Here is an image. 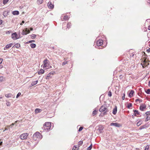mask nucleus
<instances>
[{"instance_id":"nucleus-51","label":"nucleus","mask_w":150,"mask_h":150,"mask_svg":"<svg viewBox=\"0 0 150 150\" xmlns=\"http://www.w3.org/2000/svg\"><path fill=\"white\" fill-rule=\"evenodd\" d=\"M35 41L34 40H31L29 41V42L30 43L34 42Z\"/></svg>"},{"instance_id":"nucleus-49","label":"nucleus","mask_w":150,"mask_h":150,"mask_svg":"<svg viewBox=\"0 0 150 150\" xmlns=\"http://www.w3.org/2000/svg\"><path fill=\"white\" fill-rule=\"evenodd\" d=\"M3 59H2L0 58V64H1L2 62Z\"/></svg>"},{"instance_id":"nucleus-30","label":"nucleus","mask_w":150,"mask_h":150,"mask_svg":"<svg viewBox=\"0 0 150 150\" xmlns=\"http://www.w3.org/2000/svg\"><path fill=\"white\" fill-rule=\"evenodd\" d=\"M71 26V23L69 22L68 23L67 25V28H69Z\"/></svg>"},{"instance_id":"nucleus-34","label":"nucleus","mask_w":150,"mask_h":150,"mask_svg":"<svg viewBox=\"0 0 150 150\" xmlns=\"http://www.w3.org/2000/svg\"><path fill=\"white\" fill-rule=\"evenodd\" d=\"M92 148V145L91 144L88 148L87 149V150H91V149Z\"/></svg>"},{"instance_id":"nucleus-36","label":"nucleus","mask_w":150,"mask_h":150,"mask_svg":"<svg viewBox=\"0 0 150 150\" xmlns=\"http://www.w3.org/2000/svg\"><path fill=\"white\" fill-rule=\"evenodd\" d=\"M96 112L97 111L96 110H94L93 112L92 115H96Z\"/></svg>"},{"instance_id":"nucleus-53","label":"nucleus","mask_w":150,"mask_h":150,"mask_svg":"<svg viewBox=\"0 0 150 150\" xmlns=\"http://www.w3.org/2000/svg\"><path fill=\"white\" fill-rule=\"evenodd\" d=\"M147 3L150 4V0H146Z\"/></svg>"},{"instance_id":"nucleus-12","label":"nucleus","mask_w":150,"mask_h":150,"mask_svg":"<svg viewBox=\"0 0 150 150\" xmlns=\"http://www.w3.org/2000/svg\"><path fill=\"white\" fill-rule=\"evenodd\" d=\"M13 45L12 43H11L8 44L4 48V50L8 49L11 47Z\"/></svg>"},{"instance_id":"nucleus-40","label":"nucleus","mask_w":150,"mask_h":150,"mask_svg":"<svg viewBox=\"0 0 150 150\" xmlns=\"http://www.w3.org/2000/svg\"><path fill=\"white\" fill-rule=\"evenodd\" d=\"M4 78L2 76L0 77V81H2L4 80Z\"/></svg>"},{"instance_id":"nucleus-63","label":"nucleus","mask_w":150,"mask_h":150,"mask_svg":"<svg viewBox=\"0 0 150 150\" xmlns=\"http://www.w3.org/2000/svg\"><path fill=\"white\" fill-rule=\"evenodd\" d=\"M2 142H0V145H1L2 144Z\"/></svg>"},{"instance_id":"nucleus-5","label":"nucleus","mask_w":150,"mask_h":150,"mask_svg":"<svg viewBox=\"0 0 150 150\" xmlns=\"http://www.w3.org/2000/svg\"><path fill=\"white\" fill-rule=\"evenodd\" d=\"M28 134L27 133H24L21 134L20 137V138L22 139H27Z\"/></svg>"},{"instance_id":"nucleus-55","label":"nucleus","mask_w":150,"mask_h":150,"mask_svg":"<svg viewBox=\"0 0 150 150\" xmlns=\"http://www.w3.org/2000/svg\"><path fill=\"white\" fill-rule=\"evenodd\" d=\"M147 51L148 52H150V48H149V49H148L147 50Z\"/></svg>"},{"instance_id":"nucleus-48","label":"nucleus","mask_w":150,"mask_h":150,"mask_svg":"<svg viewBox=\"0 0 150 150\" xmlns=\"http://www.w3.org/2000/svg\"><path fill=\"white\" fill-rule=\"evenodd\" d=\"M10 33H11V31H8L6 32V34H10Z\"/></svg>"},{"instance_id":"nucleus-6","label":"nucleus","mask_w":150,"mask_h":150,"mask_svg":"<svg viewBox=\"0 0 150 150\" xmlns=\"http://www.w3.org/2000/svg\"><path fill=\"white\" fill-rule=\"evenodd\" d=\"M141 64L142 66V67L143 68H144L149 65V64L146 60L145 59L144 60L143 63H141Z\"/></svg>"},{"instance_id":"nucleus-47","label":"nucleus","mask_w":150,"mask_h":150,"mask_svg":"<svg viewBox=\"0 0 150 150\" xmlns=\"http://www.w3.org/2000/svg\"><path fill=\"white\" fill-rule=\"evenodd\" d=\"M49 73L50 74V75L52 74L53 75L55 73V72L54 71H52Z\"/></svg>"},{"instance_id":"nucleus-61","label":"nucleus","mask_w":150,"mask_h":150,"mask_svg":"<svg viewBox=\"0 0 150 150\" xmlns=\"http://www.w3.org/2000/svg\"><path fill=\"white\" fill-rule=\"evenodd\" d=\"M8 130V128H5V130L4 131V132L6 130Z\"/></svg>"},{"instance_id":"nucleus-26","label":"nucleus","mask_w":150,"mask_h":150,"mask_svg":"<svg viewBox=\"0 0 150 150\" xmlns=\"http://www.w3.org/2000/svg\"><path fill=\"white\" fill-rule=\"evenodd\" d=\"M30 47L32 48H35L36 46V45L34 43H31L30 44Z\"/></svg>"},{"instance_id":"nucleus-24","label":"nucleus","mask_w":150,"mask_h":150,"mask_svg":"<svg viewBox=\"0 0 150 150\" xmlns=\"http://www.w3.org/2000/svg\"><path fill=\"white\" fill-rule=\"evenodd\" d=\"M43 1V0H37V2L38 4H40L42 3Z\"/></svg>"},{"instance_id":"nucleus-22","label":"nucleus","mask_w":150,"mask_h":150,"mask_svg":"<svg viewBox=\"0 0 150 150\" xmlns=\"http://www.w3.org/2000/svg\"><path fill=\"white\" fill-rule=\"evenodd\" d=\"M20 47V44H18V43H17V44H15V45L13 46V47H15L18 48L19 47Z\"/></svg>"},{"instance_id":"nucleus-57","label":"nucleus","mask_w":150,"mask_h":150,"mask_svg":"<svg viewBox=\"0 0 150 150\" xmlns=\"http://www.w3.org/2000/svg\"><path fill=\"white\" fill-rule=\"evenodd\" d=\"M148 29L149 30H150V25L148 26Z\"/></svg>"},{"instance_id":"nucleus-33","label":"nucleus","mask_w":150,"mask_h":150,"mask_svg":"<svg viewBox=\"0 0 150 150\" xmlns=\"http://www.w3.org/2000/svg\"><path fill=\"white\" fill-rule=\"evenodd\" d=\"M36 35L35 34H32L31 35V38L32 39H34L36 37Z\"/></svg>"},{"instance_id":"nucleus-59","label":"nucleus","mask_w":150,"mask_h":150,"mask_svg":"<svg viewBox=\"0 0 150 150\" xmlns=\"http://www.w3.org/2000/svg\"><path fill=\"white\" fill-rule=\"evenodd\" d=\"M139 103H141L142 101V100L141 99H139Z\"/></svg>"},{"instance_id":"nucleus-52","label":"nucleus","mask_w":150,"mask_h":150,"mask_svg":"<svg viewBox=\"0 0 150 150\" xmlns=\"http://www.w3.org/2000/svg\"><path fill=\"white\" fill-rule=\"evenodd\" d=\"M2 21L1 20H0V25H1L2 23Z\"/></svg>"},{"instance_id":"nucleus-10","label":"nucleus","mask_w":150,"mask_h":150,"mask_svg":"<svg viewBox=\"0 0 150 150\" xmlns=\"http://www.w3.org/2000/svg\"><path fill=\"white\" fill-rule=\"evenodd\" d=\"M110 125L111 126H114L115 127H120L121 126V125L120 124L116 122L111 123L110 124Z\"/></svg>"},{"instance_id":"nucleus-19","label":"nucleus","mask_w":150,"mask_h":150,"mask_svg":"<svg viewBox=\"0 0 150 150\" xmlns=\"http://www.w3.org/2000/svg\"><path fill=\"white\" fill-rule=\"evenodd\" d=\"M41 111V110L40 109L38 108H36L35 110V112L36 114L40 112Z\"/></svg>"},{"instance_id":"nucleus-64","label":"nucleus","mask_w":150,"mask_h":150,"mask_svg":"<svg viewBox=\"0 0 150 150\" xmlns=\"http://www.w3.org/2000/svg\"><path fill=\"white\" fill-rule=\"evenodd\" d=\"M149 43H150V44H149V47H150V41L149 42Z\"/></svg>"},{"instance_id":"nucleus-11","label":"nucleus","mask_w":150,"mask_h":150,"mask_svg":"<svg viewBox=\"0 0 150 150\" xmlns=\"http://www.w3.org/2000/svg\"><path fill=\"white\" fill-rule=\"evenodd\" d=\"M47 6L50 8H53L54 7V5L52 4L50 1L49 2L47 3Z\"/></svg>"},{"instance_id":"nucleus-23","label":"nucleus","mask_w":150,"mask_h":150,"mask_svg":"<svg viewBox=\"0 0 150 150\" xmlns=\"http://www.w3.org/2000/svg\"><path fill=\"white\" fill-rule=\"evenodd\" d=\"M12 96V94L10 93L8 94H6L5 95V96L7 98L11 97Z\"/></svg>"},{"instance_id":"nucleus-38","label":"nucleus","mask_w":150,"mask_h":150,"mask_svg":"<svg viewBox=\"0 0 150 150\" xmlns=\"http://www.w3.org/2000/svg\"><path fill=\"white\" fill-rule=\"evenodd\" d=\"M112 93L110 91H109L108 93V95L109 97H111L112 96Z\"/></svg>"},{"instance_id":"nucleus-43","label":"nucleus","mask_w":150,"mask_h":150,"mask_svg":"<svg viewBox=\"0 0 150 150\" xmlns=\"http://www.w3.org/2000/svg\"><path fill=\"white\" fill-rule=\"evenodd\" d=\"M83 129V127H80L79 128V129L78 131L79 132H80V131H81Z\"/></svg>"},{"instance_id":"nucleus-28","label":"nucleus","mask_w":150,"mask_h":150,"mask_svg":"<svg viewBox=\"0 0 150 150\" xmlns=\"http://www.w3.org/2000/svg\"><path fill=\"white\" fill-rule=\"evenodd\" d=\"M142 123V121H139L137 122V126H139Z\"/></svg>"},{"instance_id":"nucleus-41","label":"nucleus","mask_w":150,"mask_h":150,"mask_svg":"<svg viewBox=\"0 0 150 150\" xmlns=\"http://www.w3.org/2000/svg\"><path fill=\"white\" fill-rule=\"evenodd\" d=\"M146 116L148 115H150V112H147L146 113Z\"/></svg>"},{"instance_id":"nucleus-7","label":"nucleus","mask_w":150,"mask_h":150,"mask_svg":"<svg viewBox=\"0 0 150 150\" xmlns=\"http://www.w3.org/2000/svg\"><path fill=\"white\" fill-rule=\"evenodd\" d=\"M11 38L13 40L17 39L18 38V35L16 33H15L11 35Z\"/></svg>"},{"instance_id":"nucleus-58","label":"nucleus","mask_w":150,"mask_h":150,"mask_svg":"<svg viewBox=\"0 0 150 150\" xmlns=\"http://www.w3.org/2000/svg\"><path fill=\"white\" fill-rule=\"evenodd\" d=\"M148 83H149L148 86H150V81H149Z\"/></svg>"},{"instance_id":"nucleus-15","label":"nucleus","mask_w":150,"mask_h":150,"mask_svg":"<svg viewBox=\"0 0 150 150\" xmlns=\"http://www.w3.org/2000/svg\"><path fill=\"white\" fill-rule=\"evenodd\" d=\"M133 112H134V115L135 116H136V114L137 115H139L140 114L139 112L137 110H133Z\"/></svg>"},{"instance_id":"nucleus-44","label":"nucleus","mask_w":150,"mask_h":150,"mask_svg":"<svg viewBox=\"0 0 150 150\" xmlns=\"http://www.w3.org/2000/svg\"><path fill=\"white\" fill-rule=\"evenodd\" d=\"M67 62H66V61H64V62L62 63V65L63 66L65 65L66 64H67Z\"/></svg>"},{"instance_id":"nucleus-18","label":"nucleus","mask_w":150,"mask_h":150,"mask_svg":"<svg viewBox=\"0 0 150 150\" xmlns=\"http://www.w3.org/2000/svg\"><path fill=\"white\" fill-rule=\"evenodd\" d=\"M12 13L13 15H18L19 14V12L17 11H15L12 12Z\"/></svg>"},{"instance_id":"nucleus-39","label":"nucleus","mask_w":150,"mask_h":150,"mask_svg":"<svg viewBox=\"0 0 150 150\" xmlns=\"http://www.w3.org/2000/svg\"><path fill=\"white\" fill-rule=\"evenodd\" d=\"M21 94V93L20 92H19L18 94H17L16 98H18Z\"/></svg>"},{"instance_id":"nucleus-9","label":"nucleus","mask_w":150,"mask_h":150,"mask_svg":"<svg viewBox=\"0 0 150 150\" xmlns=\"http://www.w3.org/2000/svg\"><path fill=\"white\" fill-rule=\"evenodd\" d=\"M103 41L101 40H98L96 41L97 45L98 46H101L103 44Z\"/></svg>"},{"instance_id":"nucleus-13","label":"nucleus","mask_w":150,"mask_h":150,"mask_svg":"<svg viewBox=\"0 0 150 150\" xmlns=\"http://www.w3.org/2000/svg\"><path fill=\"white\" fill-rule=\"evenodd\" d=\"M146 105L145 104H142L140 106L139 109L143 111L146 108Z\"/></svg>"},{"instance_id":"nucleus-42","label":"nucleus","mask_w":150,"mask_h":150,"mask_svg":"<svg viewBox=\"0 0 150 150\" xmlns=\"http://www.w3.org/2000/svg\"><path fill=\"white\" fill-rule=\"evenodd\" d=\"M125 93H123L122 95V100H125Z\"/></svg>"},{"instance_id":"nucleus-31","label":"nucleus","mask_w":150,"mask_h":150,"mask_svg":"<svg viewBox=\"0 0 150 150\" xmlns=\"http://www.w3.org/2000/svg\"><path fill=\"white\" fill-rule=\"evenodd\" d=\"M9 0H3V4H6L8 1Z\"/></svg>"},{"instance_id":"nucleus-25","label":"nucleus","mask_w":150,"mask_h":150,"mask_svg":"<svg viewBox=\"0 0 150 150\" xmlns=\"http://www.w3.org/2000/svg\"><path fill=\"white\" fill-rule=\"evenodd\" d=\"M147 127V126H146V125H143L141 126L139 128L140 129H142L144 128H146Z\"/></svg>"},{"instance_id":"nucleus-14","label":"nucleus","mask_w":150,"mask_h":150,"mask_svg":"<svg viewBox=\"0 0 150 150\" xmlns=\"http://www.w3.org/2000/svg\"><path fill=\"white\" fill-rule=\"evenodd\" d=\"M62 18H63V19L65 21L68 20L69 18V17L68 16H62L61 17V19H62Z\"/></svg>"},{"instance_id":"nucleus-50","label":"nucleus","mask_w":150,"mask_h":150,"mask_svg":"<svg viewBox=\"0 0 150 150\" xmlns=\"http://www.w3.org/2000/svg\"><path fill=\"white\" fill-rule=\"evenodd\" d=\"M15 123H12V124L10 126V127H12L14 125Z\"/></svg>"},{"instance_id":"nucleus-54","label":"nucleus","mask_w":150,"mask_h":150,"mask_svg":"<svg viewBox=\"0 0 150 150\" xmlns=\"http://www.w3.org/2000/svg\"><path fill=\"white\" fill-rule=\"evenodd\" d=\"M24 23V21H22L21 23V25H22L23 23Z\"/></svg>"},{"instance_id":"nucleus-56","label":"nucleus","mask_w":150,"mask_h":150,"mask_svg":"<svg viewBox=\"0 0 150 150\" xmlns=\"http://www.w3.org/2000/svg\"><path fill=\"white\" fill-rule=\"evenodd\" d=\"M139 100V99H137L135 100V102H137V101H138Z\"/></svg>"},{"instance_id":"nucleus-37","label":"nucleus","mask_w":150,"mask_h":150,"mask_svg":"<svg viewBox=\"0 0 150 150\" xmlns=\"http://www.w3.org/2000/svg\"><path fill=\"white\" fill-rule=\"evenodd\" d=\"M149 148V145H147L145 148L144 150H148Z\"/></svg>"},{"instance_id":"nucleus-8","label":"nucleus","mask_w":150,"mask_h":150,"mask_svg":"<svg viewBox=\"0 0 150 150\" xmlns=\"http://www.w3.org/2000/svg\"><path fill=\"white\" fill-rule=\"evenodd\" d=\"M30 33V31L29 30H28L27 29H26L25 30H22V31L21 32V34L23 35H26Z\"/></svg>"},{"instance_id":"nucleus-62","label":"nucleus","mask_w":150,"mask_h":150,"mask_svg":"<svg viewBox=\"0 0 150 150\" xmlns=\"http://www.w3.org/2000/svg\"><path fill=\"white\" fill-rule=\"evenodd\" d=\"M33 30V29L32 28H30V30L31 31H32Z\"/></svg>"},{"instance_id":"nucleus-16","label":"nucleus","mask_w":150,"mask_h":150,"mask_svg":"<svg viewBox=\"0 0 150 150\" xmlns=\"http://www.w3.org/2000/svg\"><path fill=\"white\" fill-rule=\"evenodd\" d=\"M134 92V90H131L129 94V97H130V98H131L133 96V95Z\"/></svg>"},{"instance_id":"nucleus-4","label":"nucleus","mask_w":150,"mask_h":150,"mask_svg":"<svg viewBox=\"0 0 150 150\" xmlns=\"http://www.w3.org/2000/svg\"><path fill=\"white\" fill-rule=\"evenodd\" d=\"M43 62V68H45L46 69H48L49 66V60L47 59H46L44 60Z\"/></svg>"},{"instance_id":"nucleus-21","label":"nucleus","mask_w":150,"mask_h":150,"mask_svg":"<svg viewBox=\"0 0 150 150\" xmlns=\"http://www.w3.org/2000/svg\"><path fill=\"white\" fill-rule=\"evenodd\" d=\"M38 80L32 82L31 84V86H33L35 85L36 84H37V83H38Z\"/></svg>"},{"instance_id":"nucleus-60","label":"nucleus","mask_w":150,"mask_h":150,"mask_svg":"<svg viewBox=\"0 0 150 150\" xmlns=\"http://www.w3.org/2000/svg\"><path fill=\"white\" fill-rule=\"evenodd\" d=\"M3 67V66L0 65V69H1Z\"/></svg>"},{"instance_id":"nucleus-2","label":"nucleus","mask_w":150,"mask_h":150,"mask_svg":"<svg viewBox=\"0 0 150 150\" xmlns=\"http://www.w3.org/2000/svg\"><path fill=\"white\" fill-rule=\"evenodd\" d=\"M106 105H103L99 109V111L101 112H103V114L105 115L107 114V113L109 111V110L106 107Z\"/></svg>"},{"instance_id":"nucleus-27","label":"nucleus","mask_w":150,"mask_h":150,"mask_svg":"<svg viewBox=\"0 0 150 150\" xmlns=\"http://www.w3.org/2000/svg\"><path fill=\"white\" fill-rule=\"evenodd\" d=\"M50 74L49 73L46 76V79H49V78H51L52 76H50Z\"/></svg>"},{"instance_id":"nucleus-35","label":"nucleus","mask_w":150,"mask_h":150,"mask_svg":"<svg viewBox=\"0 0 150 150\" xmlns=\"http://www.w3.org/2000/svg\"><path fill=\"white\" fill-rule=\"evenodd\" d=\"M150 119V115L147 116L146 121H147Z\"/></svg>"},{"instance_id":"nucleus-46","label":"nucleus","mask_w":150,"mask_h":150,"mask_svg":"<svg viewBox=\"0 0 150 150\" xmlns=\"http://www.w3.org/2000/svg\"><path fill=\"white\" fill-rule=\"evenodd\" d=\"M6 104L7 106H10V103L9 102H8L6 103Z\"/></svg>"},{"instance_id":"nucleus-3","label":"nucleus","mask_w":150,"mask_h":150,"mask_svg":"<svg viewBox=\"0 0 150 150\" xmlns=\"http://www.w3.org/2000/svg\"><path fill=\"white\" fill-rule=\"evenodd\" d=\"M42 134L39 132H37L35 133L33 136V138L34 139L36 140L41 139L42 138Z\"/></svg>"},{"instance_id":"nucleus-17","label":"nucleus","mask_w":150,"mask_h":150,"mask_svg":"<svg viewBox=\"0 0 150 150\" xmlns=\"http://www.w3.org/2000/svg\"><path fill=\"white\" fill-rule=\"evenodd\" d=\"M117 110V107L116 106H115L113 110L112 113L114 115H115L116 114Z\"/></svg>"},{"instance_id":"nucleus-45","label":"nucleus","mask_w":150,"mask_h":150,"mask_svg":"<svg viewBox=\"0 0 150 150\" xmlns=\"http://www.w3.org/2000/svg\"><path fill=\"white\" fill-rule=\"evenodd\" d=\"M83 142L82 141H80L79 142V144L80 145H81L83 144Z\"/></svg>"},{"instance_id":"nucleus-1","label":"nucleus","mask_w":150,"mask_h":150,"mask_svg":"<svg viewBox=\"0 0 150 150\" xmlns=\"http://www.w3.org/2000/svg\"><path fill=\"white\" fill-rule=\"evenodd\" d=\"M51 127V123L50 122H46L42 127V129L45 130V131L48 132L50 130Z\"/></svg>"},{"instance_id":"nucleus-20","label":"nucleus","mask_w":150,"mask_h":150,"mask_svg":"<svg viewBox=\"0 0 150 150\" xmlns=\"http://www.w3.org/2000/svg\"><path fill=\"white\" fill-rule=\"evenodd\" d=\"M44 72L45 71L43 69H41L38 71V74H43Z\"/></svg>"},{"instance_id":"nucleus-29","label":"nucleus","mask_w":150,"mask_h":150,"mask_svg":"<svg viewBox=\"0 0 150 150\" xmlns=\"http://www.w3.org/2000/svg\"><path fill=\"white\" fill-rule=\"evenodd\" d=\"M145 92L147 94H150V89H148L146 91L145 90Z\"/></svg>"},{"instance_id":"nucleus-32","label":"nucleus","mask_w":150,"mask_h":150,"mask_svg":"<svg viewBox=\"0 0 150 150\" xmlns=\"http://www.w3.org/2000/svg\"><path fill=\"white\" fill-rule=\"evenodd\" d=\"M132 106V104L131 103H129L128 105L127 108H130Z\"/></svg>"}]
</instances>
